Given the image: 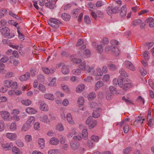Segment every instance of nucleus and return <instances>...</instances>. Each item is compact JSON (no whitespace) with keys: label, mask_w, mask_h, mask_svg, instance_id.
<instances>
[{"label":"nucleus","mask_w":154,"mask_h":154,"mask_svg":"<svg viewBox=\"0 0 154 154\" xmlns=\"http://www.w3.org/2000/svg\"><path fill=\"white\" fill-rule=\"evenodd\" d=\"M119 73L120 78L118 79H114L113 82H117L119 86L125 91L131 88L133 86V84L127 79L123 78L128 76V74L125 70L123 69H121L119 70Z\"/></svg>","instance_id":"1"},{"label":"nucleus","mask_w":154,"mask_h":154,"mask_svg":"<svg viewBox=\"0 0 154 154\" xmlns=\"http://www.w3.org/2000/svg\"><path fill=\"white\" fill-rule=\"evenodd\" d=\"M61 23L60 20L53 18H51L48 21V24L54 28L59 27V25Z\"/></svg>","instance_id":"2"},{"label":"nucleus","mask_w":154,"mask_h":154,"mask_svg":"<svg viewBox=\"0 0 154 154\" xmlns=\"http://www.w3.org/2000/svg\"><path fill=\"white\" fill-rule=\"evenodd\" d=\"M88 72H91L92 74L95 76H102L103 75L102 70L99 67L97 68L95 70H94L93 68L90 67Z\"/></svg>","instance_id":"3"},{"label":"nucleus","mask_w":154,"mask_h":154,"mask_svg":"<svg viewBox=\"0 0 154 154\" xmlns=\"http://www.w3.org/2000/svg\"><path fill=\"white\" fill-rule=\"evenodd\" d=\"M4 84L5 86L7 88H10V87L16 88L17 86V83L16 82H14L12 81L9 80H6L4 82Z\"/></svg>","instance_id":"4"},{"label":"nucleus","mask_w":154,"mask_h":154,"mask_svg":"<svg viewBox=\"0 0 154 154\" xmlns=\"http://www.w3.org/2000/svg\"><path fill=\"white\" fill-rule=\"evenodd\" d=\"M0 114L2 118L4 120L11 121L10 118V114L8 112L6 111H0Z\"/></svg>","instance_id":"5"},{"label":"nucleus","mask_w":154,"mask_h":154,"mask_svg":"<svg viewBox=\"0 0 154 154\" xmlns=\"http://www.w3.org/2000/svg\"><path fill=\"white\" fill-rule=\"evenodd\" d=\"M47 2L45 3L47 7L51 9H53L55 7V2L57 1L55 0H47Z\"/></svg>","instance_id":"6"},{"label":"nucleus","mask_w":154,"mask_h":154,"mask_svg":"<svg viewBox=\"0 0 154 154\" xmlns=\"http://www.w3.org/2000/svg\"><path fill=\"white\" fill-rule=\"evenodd\" d=\"M125 66L127 69L133 71L135 70V68L131 62L128 60H126L125 62Z\"/></svg>","instance_id":"7"},{"label":"nucleus","mask_w":154,"mask_h":154,"mask_svg":"<svg viewBox=\"0 0 154 154\" xmlns=\"http://www.w3.org/2000/svg\"><path fill=\"white\" fill-rule=\"evenodd\" d=\"M0 32L2 35L6 37V35L8 34L9 32L10 31L9 29L7 27L4 26H2L0 27Z\"/></svg>","instance_id":"8"},{"label":"nucleus","mask_w":154,"mask_h":154,"mask_svg":"<svg viewBox=\"0 0 154 154\" xmlns=\"http://www.w3.org/2000/svg\"><path fill=\"white\" fill-rule=\"evenodd\" d=\"M6 136L11 140H15L17 139V135L15 133H8L6 134Z\"/></svg>","instance_id":"9"},{"label":"nucleus","mask_w":154,"mask_h":154,"mask_svg":"<svg viewBox=\"0 0 154 154\" xmlns=\"http://www.w3.org/2000/svg\"><path fill=\"white\" fill-rule=\"evenodd\" d=\"M79 68L82 70H85L88 72L90 69V66L88 65L86 66V63L84 61L81 63L79 66Z\"/></svg>","instance_id":"10"},{"label":"nucleus","mask_w":154,"mask_h":154,"mask_svg":"<svg viewBox=\"0 0 154 154\" xmlns=\"http://www.w3.org/2000/svg\"><path fill=\"white\" fill-rule=\"evenodd\" d=\"M2 147L4 149H7L8 150H10L13 146V144L11 143H7L4 142L1 144Z\"/></svg>","instance_id":"11"},{"label":"nucleus","mask_w":154,"mask_h":154,"mask_svg":"<svg viewBox=\"0 0 154 154\" xmlns=\"http://www.w3.org/2000/svg\"><path fill=\"white\" fill-rule=\"evenodd\" d=\"M39 103H40V107L41 110L46 111L48 110L47 105L43 101H40Z\"/></svg>","instance_id":"12"},{"label":"nucleus","mask_w":154,"mask_h":154,"mask_svg":"<svg viewBox=\"0 0 154 154\" xmlns=\"http://www.w3.org/2000/svg\"><path fill=\"white\" fill-rule=\"evenodd\" d=\"M30 77V73L26 72L24 75H22L20 78V80L21 81H26L29 79Z\"/></svg>","instance_id":"13"},{"label":"nucleus","mask_w":154,"mask_h":154,"mask_svg":"<svg viewBox=\"0 0 154 154\" xmlns=\"http://www.w3.org/2000/svg\"><path fill=\"white\" fill-rule=\"evenodd\" d=\"M126 5L123 6L121 8L120 15L122 17H125L126 14Z\"/></svg>","instance_id":"14"},{"label":"nucleus","mask_w":154,"mask_h":154,"mask_svg":"<svg viewBox=\"0 0 154 154\" xmlns=\"http://www.w3.org/2000/svg\"><path fill=\"white\" fill-rule=\"evenodd\" d=\"M61 71L62 73L64 75L68 74L69 72L68 66L66 65L63 66L61 68Z\"/></svg>","instance_id":"15"},{"label":"nucleus","mask_w":154,"mask_h":154,"mask_svg":"<svg viewBox=\"0 0 154 154\" xmlns=\"http://www.w3.org/2000/svg\"><path fill=\"white\" fill-rule=\"evenodd\" d=\"M26 112L29 114H35L37 112V111L33 108L28 107L26 109Z\"/></svg>","instance_id":"16"},{"label":"nucleus","mask_w":154,"mask_h":154,"mask_svg":"<svg viewBox=\"0 0 154 154\" xmlns=\"http://www.w3.org/2000/svg\"><path fill=\"white\" fill-rule=\"evenodd\" d=\"M40 120L41 121L46 123H49V120L48 119V116L46 115L41 116L40 117Z\"/></svg>","instance_id":"17"},{"label":"nucleus","mask_w":154,"mask_h":154,"mask_svg":"<svg viewBox=\"0 0 154 154\" xmlns=\"http://www.w3.org/2000/svg\"><path fill=\"white\" fill-rule=\"evenodd\" d=\"M145 22L149 23V26L151 27H154V19L149 17L145 20Z\"/></svg>","instance_id":"18"},{"label":"nucleus","mask_w":154,"mask_h":154,"mask_svg":"<svg viewBox=\"0 0 154 154\" xmlns=\"http://www.w3.org/2000/svg\"><path fill=\"white\" fill-rule=\"evenodd\" d=\"M144 120V119H142L141 117L138 116L136 118L135 121L134 122V124L135 125L138 124L141 125L143 122V121Z\"/></svg>","instance_id":"19"},{"label":"nucleus","mask_w":154,"mask_h":154,"mask_svg":"<svg viewBox=\"0 0 154 154\" xmlns=\"http://www.w3.org/2000/svg\"><path fill=\"white\" fill-rule=\"evenodd\" d=\"M101 110V109H99L94 111L93 112V117L95 118L99 117L100 116Z\"/></svg>","instance_id":"20"},{"label":"nucleus","mask_w":154,"mask_h":154,"mask_svg":"<svg viewBox=\"0 0 154 154\" xmlns=\"http://www.w3.org/2000/svg\"><path fill=\"white\" fill-rule=\"evenodd\" d=\"M59 142V140L57 138L53 137L50 139L49 143L52 145H57L58 144Z\"/></svg>","instance_id":"21"},{"label":"nucleus","mask_w":154,"mask_h":154,"mask_svg":"<svg viewBox=\"0 0 154 154\" xmlns=\"http://www.w3.org/2000/svg\"><path fill=\"white\" fill-rule=\"evenodd\" d=\"M85 88V86L83 84H81L76 87V91L77 92L79 93L83 91Z\"/></svg>","instance_id":"22"},{"label":"nucleus","mask_w":154,"mask_h":154,"mask_svg":"<svg viewBox=\"0 0 154 154\" xmlns=\"http://www.w3.org/2000/svg\"><path fill=\"white\" fill-rule=\"evenodd\" d=\"M104 85V83L102 81H99L96 82L95 84L94 89L97 91L101 87Z\"/></svg>","instance_id":"23"},{"label":"nucleus","mask_w":154,"mask_h":154,"mask_svg":"<svg viewBox=\"0 0 154 154\" xmlns=\"http://www.w3.org/2000/svg\"><path fill=\"white\" fill-rule=\"evenodd\" d=\"M61 17L63 19L66 21H69L70 19V16L66 13H64L61 15Z\"/></svg>","instance_id":"24"},{"label":"nucleus","mask_w":154,"mask_h":154,"mask_svg":"<svg viewBox=\"0 0 154 154\" xmlns=\"http://www.w3.org/2000/svg\"><path fill=\"white\" fill-rule=\"evenodd\" d=\"M35 121V118L34 117L31 116L29 117L28 120L26 122V124H28L29 125L31 126L33 124Z\"/></svg>","instance_id":"25"},{"label":"nucleus","mask_w":154,"mask_h":154,"mask_svg":"<svg viewBox=\"0 0 154 154\" xmlns=\"http://www.w3.org/2000/svg\"><path fill=\"white\" fill-rule=\"evenodd\" d=\"M38 142L39 147L41 149H43L45 146V140L44 139H38Z\"/></svg>","instance_id":"26"},{"label":"nucleus","mask_w":154,"mask_h":154,"mask_svg":"<svg viewBox=\"0 0 154 154\" xmlns=\"http://www.w3.org/2000/svg\"><path fill=\"white\" fill-rule=\"evenodd\" d=\"M66 117L69 123L71 124L74 123V121L72 118V115L70 113H68L67 114Z\"/></svg>","instance_id":"27"},{"label":"nucleus","mask_w":154,"mask_h":154,"mask_svg":"<svg viewBox=\"0 0 154 154\" xmlns=\"http://www.w3.org/2000/svg\"><path fill=\"white\" fill-rule=\"evenodd\" d=\"M83 79L85 82H91L93 81V78L90 76H88L86 77H85L84 75H83Z\"/></svg>","instance_id":"28"},{"label":"nucleus","mask_w":154,"mask_h":154,"mask_svg":"<svg viewBox=\"0 0 154 154\" xmlns=\"http://www.w3.org/2000/svg\"><path fill=\"white\" fill-rule=\"evenodd\" d=\"M75 55H72L70 57V60L73 63H77L79 62H81L82 60H79L75 57Z\"/></svg>","instance_id":"29"},{"label":"nucleus","mask_w":154,"mask_h":154,"mask_svg":"<svg viewBox=\"0 0 154 154\" xmlns=\"http://www.w3.org/2000/svg\"><path fill=\"white\" fill-rule=\"evenodd\" d=\"M44 97L46 99L51 100H53L54 98V95L51 94H46L44 95Z\"/></svg>","instance_id":"30"},{"label":"nucleus","mask_w":154,"mask_h":154,"mask_svg":"<svg viewBox=\"0 0 154 154\" xmlns=\"http://www.w3.org/2000/svg\"><path fill=\"white\" fill-rule=\"evenodd\" d=\"M96 94L94 92L90 93L88 96V99L91 100L94 99L96 97Z\"/></svg>","instance_id":"31"},{"label":"nucleus","mask_w":154,"mask_h":154,"mask_svg":"<svg viewBox=\"0 0 154 154\" xmlns=\"http://www.w3.org/2000/svg\"><path fill=\"white\" fill-rule=\"evenodd\" d=\"M21 103L22 104L26 106H28L31 104V101L29 99L23 100H21Z\"/></svg>","instance_id":"32"},{"label":"nucleus","mask_w":154,"mask_h":154,"mask_svg":"<svg viewBox=\"0 0 154 154\" xmlns=\"http://www.w3.org/2000/svg\"><path fill=\"white\" fill-rule=\"evenodd\" d=\"M107 66L109 69L111 70H116L117 69L116 66L114 64L109 63L108 64Z\"/></svg>","instance_id":"33"},{"label":"nucleus","mask_w":154,"mask_h":154,"mask_svg":"<svg viewBox=\"0 0 154 154\" xmlns=\"http://www.w3.org/2000/svg\"><path fill=\"white\" fill-rule=\"evenodd\" d=\"M104 46V45L102 44L97 45V49L99 53H101L103 51V47Z\"/></svg>","instance_id":"34"},{"label":"nucleus","mask_w":154,"mask_h":154,"mask_svg":"<svg viewBox=\"0 0 154 154\" xmlns=\"http://www.w3.org/2000/svg\"><path fill=\"white\" fill-rule=\"evenodd\" d=\"M12 151L15 154H20L21 153V151L16 146L13 147Z\"/></svg>","instance_id":"35"},{"label":"nucleus","mask_w":154,"mask_h":154,"mask_svg":"<svg viewBox=\"0 0 154 154\" xmlns=\"http://www.w3.org/2000/svg\"><path fill=\"white\" fill-rule=\"evenodd\" d=\"M132 150V148L131 147H127L123 150V154H129Z\"/></svg>","instance_id":"36"},{"label":"nucleus","mask_w":154,"mask_h":154,"mask_svg":"<svg viewBox=\"0 0 154 154\" xmlns=\"http://www.w3.org/2000/svg\"><path fill=\"white\" fill-rule=\"evenodd\" d=\"M82 136L83 138L85 140L88 138V134L87 129H84L82 132Z\"/></svg>","instance_id":"37"},{"label":"nucleus","mask_w":154,"mask_h":154,"mask_svg":"<svg viewBox=\"0 0 154 154\" xmlns=\"http://www.w3.org/2000/svg\"><path fill=\"white\" fill-rule=\"evenodd\" d=\"M112 51L113 52L114 54L116 56H118L119 54V49L113 47L112 49Z\"/></svg>","instance_id":"38"},{"label":"nucleus","mask_w":154,"mask_h":154,"mask_svg":"<svg viewBox=\"0 0 154 154\" xmlns=\"http://www.w3.org/2000/svg\"><path fill=\"white\" fill-rule=\"evenodd\" d=\"M71 146L74 150H75L78 147L79 144L77 143H74L73 141L71 142Z\"/></svg>","instance_id":"39"},{"label":"nucleus","mask_w":154,"mask_h":154,"mask_svg":"<svg viewBox=\"0 0 154 154\" xmlns=\"http://www.w3.org/2000/svg\"><path fill=\"white\" fill-rule=\"evenodd\" d=\"M80 10L79 9H74L72 11V16L74 17H76L79 13H80Z\"/></svg>","instance_id":"40"},{"label":"nucleus","mask_w":154,"mask_h":154,"mask_svg":"<svg viewBox=\"0 0 154 154\" xmlns=\"http://www.w3.org/2000/svg\"><path fill=\"white\" fill-rule=\"evenodd\" d=\"M97 124V121L96 120H92L90 125L89 126V128L92 129L95 127Z\"/></svg>","instance_id":"41"},{"label":"nucleus","mask_w":154,"mask_h":154,"mask_svg":"<svg viewBox=\"0 0 154 154\" xmlns=\"http://www.w3.org/2000/svg\"><path fill=\"white\" fill-rule=\"evenodd\" d=\"M122 100L128 104H134L133 101L131 100H129V98L128 97L126 98L125 97H123L122 98Z\"/></svg>","instance_id":"42"},{"label":"nucleus","mask_w":154,"mask_h":154,"mask_svg":"<svg viewBox=\"0 0 154 154\" xmlns=\"http://www.w3.org/2000/svg\"><path fill=\"white\" fill-rule=\"evenodd\" d=\"M38 89L42 92H45L46 91L45 87L42 84H39L38 86Z\"/></svg>","instance_id":"43"},{"label":"nucleus","mask_w":154,"mask_h":154,"mask_svg":"<svg viewBox=\"0 0 154 154\" xmlns=\"http://www.w3.org/2000/svg\"><path fill=\"white\" fill-rule=\"evenodd\" d=\"M30 126V125H29L26 123L22 127V130L23 131H26L29 129Z\"/></svg>","instance_id":"44"},{"label":"nucleus","mask_w":154,"mask_h":154,"mask_svg":"<svg viewBox=\"0 0 154 154\" xmlns=\"http://www.w3.org/2000/svg\"><path fill=\"white\" fill-rule=\"evenodd\" d=\"M7 13V11L5 9L0 10V18H2Z\"/></svg>","instance_id":"45"},{"label":"nucleus","mask_w":154,"mask_h":154,"mask_svg":"<svg viewBox=\"0 0 154 154\" xmlns=\"http://www.w3.org/2000/svg\"><path fill=\"white\" fill-rule=\"evenodd\" d=\"M5 124L4 121L1 120L0 121V132L3 131L5 128Z\"/></svg>","instance_id":"46"},{"label":"nucleus","mask_w":154,"mask_h":154,"mask_svg":"<svg viewBox=\"0 0 154 154\" xmlns=\"http://www.w3.org/2000/svg\"><path fill=\"white\" fill-rule=\"evenodd\" d=\"M84 20L85 23L87 24H90L91 23L90 17L88 16L85 15V16Z\"/></svg>","instance_id":"47"},{"label":"nucleus","mask_w":154,"mask_h":154,"mask_svg":"<svg viewBox=\"0 0 154 154\" xmlns=\"http://www.w3.org/2000/svg\"><path fill=\"white\" fill-rule=\"evenodd\" d=\"M57 129L60 131H62L64 130L63 125L61 123H59L56 126Z\"/></svg>","instance_id":"48"},{"label":"nucleus","mask_w":154,"mask_h":154,"mask_svg":"<svg viewBox=\"0 0 154 154\" xmlns=\"http://www.w3.org/2000/svg\"><path fill=\"white\" fill-rule=\"evenodd\" d=\"M10 120H13L18 122L20 120V119L18 116L15 115L11 116Z\"/></svg>","instance_id":"49"},{"label":"nucleus","mask_w":154,"mask_h":154,"mask_svg":"<svg viewBox=\"0 0 154 154\" xmlns=\"http://www.w3.org/2000/svg\"><path fill=\"white\" fill-rule=\"evenodd\" d=\"M109 75L108 74H106L103 76L102 80L105 82H107L109 81Z\"/></svg>","instance_id":"50"},{"label":"nucleus","mask_w":154,"mask_h":154,"mask_svg":"<svg viewBox=\"0 0 154 154\" xmlns=\"http://www.w3.org/2000/svg\"><path fill=\"white\" fill-rule=\"evenodd\" d=\"M9 60L8 57L6 56H4L0 59V61L2 63H5Z\"/></svg>","instance_id":"51"},{"label":"nucleus","mask_w":154,"mask_h":154,"mask_svg":"<svg viewBox=\"0 0 154 154\" xmlns=\"http://www.w3.org/2000/svg\"><path fill=\"white\" fill-rule=\"evenodd\" d=\"M113 94L111 93L109 91H107L106 93V97L107 99L108 100H109L112 99V95Z\"/></svg>","instance_id":"52"},{"label":"nucleus","mask_w":154,"mask_h":154,"mask_svg":"<svg viewBox=\"0 0 154 154\" xmlns=\"http://www.w3.org/2000/svg\"><path fill=\"white\" fill-rule=\"evenodd\" d=\"M72 73L75 75H79L81 74V70L79 69H74L72 70Z\"/></svg>","instance_id":"53"},{"label":"nucleus","mask_w":154,"mask_h":154,"mask_svg":"<svg viewBox=\"0 0 154 154\" xmlns=\"http://www.w3.org/2000/svg\"><path fill=\"white\" fill-rule=\"evenodd\" d=\"M61 87L63 90L65 91L66 92H70V90L69 87L66 85H61Z\"/></svg>","instance_id":"54"},{"label":"nucleus","mask_w":154,"mask_h":154,"mask_svg":"<svg viewBox=\"0 0 154 154\" xmlns=\"http://www.w3.org/2000/svg\"><path fill=\"white\" fill-rule=\"evenodd\" d=\"M25 140L27 142H29L32 140V137L31 135H26L25 137Z\"/></svg>","instance_id":"55"},{"label":"nucleus","mask_w":154,"mask_h":154,"mask_svg":"<svg viewBox=\"0 0 154 154\" xmlns=\"http://www.w3.org/2000/svg\"><path fill=\"white\" fill-rule=\"evenodd\" d=\"M91 138L92 140L96 142H98L99 139V138L98 136L95 135L92 136L91 137Z\"/></svg>","instance_id":"56"},{"label":"nucleus","mask_w":154,"mask_h":154,"mask_svg":"<svg viewBox=\"0 0 154 154\" xmlns=\"http://www.w3.org/2000/svg\"><path fill=\"white\" fill-rule=\"evenodd\" d=\"M78 102L79 105H83L84 102V100L83 97H79L78 98Z\"/></svg>","instance_id":"57"},{"label":"nucleus","mask_w":154,"mask_h":154,"mask_svg":"<svg viewBox=\"0 0 154 154\" xmlns=\"http://www.w3.org/2000/svg\"><path fill=\"white\" fill-rule=\"evenodd\" d=\"M112 7H108L106 8V11L109 15L111 14L112 13Z\"/></svg>","instance_id":"58"},{"label":"nucleus","mask_w":154,"mask_h":154,"mask_svg":"<svg viewBox=\"0 0 154 154\" xmlns=\"http://www.w3.org/2000/svg\"><path fill=\"white\" fill-rule=\"evenodd\" d=\"M10 129L12 130H15L16 128V125L15 122H12L10 126Z\"/></svg>","instance_id":"59"},{"label":"nucleus","mask_w":154,"mask_h":154,"mask_svg":"<svg viewBox=\"0 0 154 154\" xmlns=\"http://www.w3.org/2000/svg\"><path fill=\"white\" fill-rule=\"evenodd\" d=\"M123 130L124 132L125 133H127L128 132L129 130L128 125L126 124L123 127Z\"/></svg>","instance_id":"60"},{"label":"nucleus","mask_w":154,"mask_h":154,"mask_svg":"<svg viewBox=\"0 0 154 154\" xmlns=\"http://www.w3.org/2000/svg\"><path fill=\"white\" fill-rule=\"evenodd\" d=\"M119 7L118 6H115L113 8L112 7V13L116 14L119 11Z\"/></svg>","instance_id":"61"},{"label":"nucleus","mask_w":154,"mask_h":154,"mask_svg":"<svg viewBox=\"0 0 154 154\" xmlns=\"http://www.w3.org/2000/svg\"><path fill=\"white\" fill-rule=\"evenodd\" d=\"M141 22V20H140L138 19L134 21L133 22V24L134 26H136L138 25L139 23H140Z\"/></svg>","instance_id":"62"},{"label":"nucleus","mask_w":154,"mask_h":154,"mask_svg":"<svg viewBox=\"0 0 154 154\" xmlns=\"http://www.w3.org/2000/svg\"><path fill=\"white\" fill-rule=\"evenodd\" d=\"M56 79L55 78L53 79L49 83L48 85L52 86L54 85L56 82Z\"/></svg>","instance_id":"63"},{"label":"nucleus","mask_w":154,"mask_h":154,"mask_svg":"<svg viewBox=\"0 0 154 154\" xmlns=\"http://www.w3.org/2000/svg\"><path fill=\"white\" fill-rule=\"evenodd\" d=\"M87 145L90 148H92L94 146V143L93 142L90 140H88V141Z\"/></svg>","instance_id":"64"}]
</instances>
